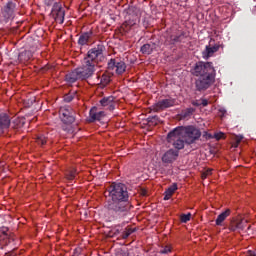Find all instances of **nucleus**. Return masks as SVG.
<instances>
[{"mask_svg": "<svg viewBox=\"0 0 256 256\" xmlns=\"http://www.w3.org/2000/svg\"><path fill=\"white\" fill-rule=\"evenodd\" d=\"M192 105H194L195 107H200L201 101L200 102L199 101H194V102H192Z\"/></svg>", "mask_w": 256, "mask_h": 256, "instance_id": "c9c22d12", "label": "nucleus"}, {"mask_svg": "<svg viewBox=\"0 0 256 256\" xmlns=\"http://www.w3.org/2000/svg\"><path fill=\"white\" fill-rule=\"evenodd\" d=\"M103 55V45H98L90 49L87 56L83 59L82 67L77 68L74 71L66 75V81L71 85L79 79H89L93 73H95V67L97 66V59Z\"/></svg>", "mask_w": 256, "mask_h": 256, "instance_id": "f03ea898", "label": "nucleus"}, {"mask_svg": "<svg viewBox=\"0 0 256 256\" xmlns=\"http://www.w3.org/2000/svg\"><path fill=\"white\" fill-rule=\"evenodd\" d=\"M246 256H256V253L253 250H248Z\"/></svg>", "mask_w": 256, "mask_h": 256, "instance_id": "72a5a7b5", "label": "nucleus"}, {"mask_svg": "<svg viewBox=\"0 0 256 256\" xmlns=\"http://www.w3.org/2000/svg\"><path fill=\"white\" fill-rule=\"evenodd\" d=\"M36 143H38V145H45V143H47V138L43 135L37 136Z\"/></svg>", "mask_w": 256, "mask_h": 256, "instance_id": "c85d7f7f", "label": "nucleus"}, {"mask_svg": "<svg viewBox=\"0 0 256 256\" xmlns=\"http://www.w3.org/2000/svg\"><path fill=\"white\" fill-rule=\"evenodd\" d=\"M108 69H116V73L118 75H122V73H125V69H127V65H125V62L121 60L111 59L108 62Z\"/></svg>", "mask_w": 256, "mask_h": 256, "instance_id": "6e6552de", "label": "nucleus"}, {"mask_svg": "<svg viewBox=\"0 0 256 256\" xmlns=\"http://www.w3.org/2000/svg\"><path fill=\"white\" fill-rule=\"evenodd\" d=\"M211 171H212L211 169H208V170H206L205 173H206L207 175H211Z\"/></svg>", "mask_w": 256, "mask_h": 256, "instance_id": "a19ab883", "label": "nucleus"}, {"mask_svg": "<svg viewBox=\"0 0 256 256\" xmlns=\"http://www.w3.org/2000/svg\"><path fill=\"white\" fill-rule=\"evenodd\" d=\"M175 129H193V127H191V126H188V127H185V126H178V127H176Z\"/></svg>", "mask_w": 256, "mask_h": 256, "instance_id": "f704fd0d", "label": "nucleus"}, {"mask_svg": "<svg viewBox=\"0 0 256 256\" xmlns=\"http://www.w3.org/2000/svg\"><path fill=\"white\" fill-rule=\"evenodd\" d=\"M20 123H25V120L23 118L18 120Z\"/></svg>", "mask_w": 256, "mask_h": 256, "instance_id": "79ce46f5", "label": "nucleus"}, {"mask_svg": "<svg viewBox=\"0 0 256 256\" xmlns=\"http://www.w3.org/2000/svg\"><path fill=\"white\" fill-rule=\"evenodd\" d=\"M193 113H195L194 108H187L181 112L180 119H189Z\"/></svg>", "mask_w": 256, "mask_h": 256, "instance_id": "4be33fe9", "label": "nucleus"}, {"mask_svg": "<svg viewBox=\"0 0 256 256\" xmlns=\"http://www.w3.org/2000/svg\"><path fill=\"white\" fill-rule=\"evenodd\" d=\"M241 141H243V135L235 136L234 142H233V144H232V147H234L235 149H237V148L239 147V143H241Z\"/></svg>", "mask_w": 256, "mask_h": 256, "instance_id": "bb28decb", "label": "nucleus"}, {"mask_svg": "<svg viewBox=\"0 0 256 256\" xmlns=\"http://www.w3.org/2000/svg\"><path fill=\"white\" fill-rule=\"evenodd\" d=\"M177 157H179V151L173 148L167 150L162 156L163 163H173L177 161Z\"/></svg>", "mask_w": 256, "mask_h": 256, "instance_id": "9d476101", "label": "nucleus"}, {"mask_svg": "<svg viewBox=\"0 0 256 256\" xmlns=\"http://www.w3.org/2000/svg\"><path fill=\"white\" fill-rule=\"evenodd\" d=\"M173 105H175V101H173L172 99H164V100L157 102L153 106V109H154V111H161L163 109L173 107Z\"/></svg>", "mask_w": 256, "mask_h": 256, "instance_id": "f8f14e48", "label": "nucleus"}, {"mask_svg": "<svg viewBox=\"0 0 256 256\" xmlns=\"http://www.w3.org/2000/svg\"><path fill=\"white\" fill-rule=\"evenodd\" d=\"M100 104L102 105V107H105L109 111H113L117 106V100L113 96H108L100 100Z\"/></svg>", "mask_w": 256, "mask_h": 256, "instance_id": "9b49d317", "label": "nucleus"}, {"mask_svg": "<svg viewBox=\"0 0 256 256\" xmlns=\"http://www.w3.org/2000/svg\"><path fill=\"white\" fill-rule=\"evenodd\" d=\"M171 251H172L171 246H164V247H162V249L160 250V253H161L162 255H167L168 253H171Z\"/></svg>", "mask_w": 256, "mask_h": 256, "instance_id": "7c9ffc66", "label": "nucleus"}, {"mask_svg": "<svg viewBox=\"0 0 256 256\" xmlns=\"http://www.w3.org/2000/svg\"><path fill=\"white\" fill-rule=\"evenodd\" d=\"M99 84L101 87H105L106 85H109L111 82V78L108 75H102L101 77H97Z\"/></svg>", "mask_w": 256, "mask_h": 256, "instance_id": "5701e85b", "label": "nucleus"}, {"mask_svg": "<svg viewBox=\"0 0 256 256\" xmlns=\"http://www.w3.org/2000/svg\"><path fill=\"white\" fill-rule=\"evenodd\" d=\"M200 105H202V107H207L209 105V101L207 99H201Z\"/></svg>", "mask_w": 256, "mask_h": 256, "instance_id": "473e14b6", "label": "nucleus"}, {"mask_svg": "<svg viewBox=\"0 0 256 256\" xmlns=\"http://www.w3.org/2000/svg\"><path fill=\"white\" fill-rule=\"evenodd\" d=\"M177 191V183L172 184L170 187H168L164 192V201H169L171 197H173V193Z\"/></svg>", "mask_w": 256, "mask_h": 256, "instance_id": "a211bd4d", "label": "nucleus"}, {"mask_svg": "<svg viewBox=\"0 0 256 256\" xmlns=\"http://www.w3.org/2000/svg\"><path fill=\"white\" fill-rule=\"evenodd\" d=\"M220 113H222V117H224L225 113H227V111L225 109H220Z\"/></svg>", "mask_w": 256, "mask_h": 256, "instance_id": "58836bf2", "label": "nucleus"}, {"mask_svg": "<svg viewBox=\"0 0 256 256\" xmlns=\"http://www.w3.org/2000/svg\"><path fill=\"white\" fill-rule=\"evenodd\" d=\"M135 231H137L135 228H126L122 233V239H128L132 233H135Z\"/></svg>", "mask_w": 256, "mask_h": 256, "instance_id": "a878e982", "label": "nucleus"}, {"mask_svg": "<svg viewBox=\"0 0 256 256\" xmlns=\"http://www.w3.org/2000/svg\"><path fill=\"white\" fill-rule=\"evenodd\" d=\"M139 23V20L137 18L130 19L125 22L126 27H134V25H137Z\"/></svg>", "mask_w": 256, "mask_h": 256, "instance_id": "cd10ccee", "label": "nucleus"}, {"mask_svg": "<svg viewBox=\"0 0 256 256\" xmlns=\"http://www.w3.org/2000/svg\"><path fill=\"white\" fill-rule=\"evenodd\" d=\"M192 73L198 77L195 82L197 91H206L215 83V67L211 62H197Z\"/></svg>", "mask_w": 256, "mask_h": 256, "instance_id": "7ed1b4c3", "label": "nucleus"}, {"mask_svg": "<svg viewBox=\"0 0 256 256\" xmlns=\"http://www.w3.org/2000/svg\"><path fill=\"white\" fill-rule=\"evenodd\" d=\"M11 125V119L5 113L0 114V129H9Z\"/></svg>", "mask_w": 256, "mask_h": 256, "instance_id": "2eb2a0df", "label": "nucleus"}, {"mask_svg": "<svg viewBox=\"0 0 256 256\" xmlns=\"http://www.w3.org/2000/svg\"><path fill=\"white\" fill-rule=\"evenodd\" d=\"M245 229V226L243 225V221H232L229 226L230 231H243Z\"/></svg>", "mask_w": 256, "mask_h": 256, "instance_id": "6ab92c4d", "label": "nucleus"}, {"mask_svg": "<svg viewBox=\"0 0 256 256\" xmlns=\"http://www.w3.org/2000/svg\"><path fill=\"white\" fill-rule=\"evenodd\" d=\"M76 175H77V170L72 168L66 172V179H68V181H73Z\"/></svg>", "mask_w": 256, "mask_h": 256, "instance_id": "393cba45", "label": "nucleus"}, {"mask_svg": "<svg viewBox=\"0 0 256 256\" xmlns=\"http://www.w3.org/2000/svg\"><path fill=\"white\" fill-rule=\"evenodd\" d=\"M0 133H3V130L0 129Z\"/></svg>", "mask_w": 256, "mask_h": 256, "instance_id": "c03bdc74", "label": "nucleus"}, {"mask_svg": "<svg viewBox=\"0 0 256 256\" xmlns=\"http://www.w3.org/2000/svg\"><path fill=\"white\" fill-rule=\"evenodd\" d=\"M108 199L105 209L112 214V219H125L133 206L129 202V191L127 185L113 182L106 190Z\"/></svg>", "mask_w": 256, "mask_h": 256, "instance_id": "f257e3e1", "label": "nucleus"}, {"mask_svg": "<svg viewBox=\"0 0 256 256\" xmlns=\"http://www.w3.org/2000/svg\"><path fill=\"white\" fill-rule=\"evenodd\" d=\"M14 13H15V3L8 2L4 7V12H3L5 19L13 18Z\"/></svg>", "mask_w": 256, "mask_h": 256, "instance_id": "ddd939ff", "label": "nucleus"}, {"mask_svg": "<svg viewBox=\"0 0 256 256\" xmlns=\"http://www.w3.org/2000/svg\"><path fill=\"white\" fill-rule=\"evenodd\" d=\"M16 124L19 125V121H16Z\"/></svg>", "mask_w": 256, "mask_h": 256, "instance_id": "37998d69", "label": "nucleus"}, {"mask_svg": "<svg viewBox=\"0 0 256 256\" xmlns=\"http://www.w3.org/2000/svg\"><path fill=\"white\" fill-rule=\"evenodd\" d=\"M229 215H231V209H226L224 212L220 213L216 219V225L221 227V225H223V221H225Z\"/></svg>", "mask_w": 256, "mask_h": 256, "instance_id": "dca6fc26", "label": "nucleus"}, {"mask_svg": "<svg viewBox=\"0 0 256 256\" xmlns=\"http://www.w3.org/2000/svg\"><path fill=\"white\" fill-rule=\"evenodd\" d=\"M180 220L182 223H187L188 221H191V213L182 214Z\"/></svg>", "mask_w": 256, "mask_h": 256, "instance_id": "c756f323", "label": "nucleus"}, {"mask_svg": "<svg viewBox=\"0 0 256 256\" xmlns=\"http://www.w3.org/2000/svg\"><path fill=\"white\" fill-rule=\"evenodd\" d=\"M207 176H208L207 172L202 173V179H207Z\"/></svg>", "mask_w": 256, "mask_h": 256, "instance_id": "ea45409f", "label": "nucleus"}, {"mask_svg": "<svg viewBox=\"0 0 256 256\" xmlns=\"http://www.w3.org/2000/svg\"><path fill=\"white\" fill-rule=\"evenodd\" d=\"M33 57V52L31 50H25L21 52L18 56L19 61H29Z\"/></svg>", "mask_w": 256, "mask_h": 256, "instance_id": "412c9836", "label": "nucleus"}, {"mask_svg": "<svg viewBox=\"0 0 256 256\" xmlns=\"http://www.w3.org/2000/svg\"><path fill=\"white\" fill-rule=\"evenodd\" d=\"M88 121L93 122V121H107V118L105 116V112L103 111H97V107L91 108L89 112V118Z\"/></svg>", "mask_w": 256, "mask_h": 256, "instance_id": "1a4fd4ad", "label": "nucleus"}, {"mask_svg": "<svg viewBox=\"0 0 256 256\" xmlns=\"http://www.w3.org/2000/svg\"><path fill=\"white\" fill-rule=\"evenodd\" d=\"M141 195H143V197H145V196L147 195V190L142 189V190H141Z\"/></svg>", "mask_w": 256, "mask_h": 256, "instance_id": "4c0bfd02", "label": "nucleus"}, {"mask_svg": "<svg viewBox=\"0 0 256 256\" xmlns=\"http://www.w3.org/2000/svg\"><path fill=\"white\" fill-rule=\"evenodd\" d=\"M45 4L49 6L53 5V0H45Z\"/></svg>", "mask_w": 256, "mask_h": 256, "instance_id": "e433bc0d", "label": "nucleus"}, {"mask_svg": "<svg viewBox=\"0 0 256 256\" xmlns=\"http://www.w3.org/2000/svg\"><path fill=\"white\" fill-rule=\"evenodd\" d=\"M13 241H15V238L9 233V228H0V249H5V247L11 245Z\"/></svg>", "mask_w": 256, "mask_h": 256, "instance_id": "0eeeda50", "label": "nucleus"}, {"mask_svg": "<svg viewBox=\"0 0 256 256\" xmlns=\"http://www.w3.org/2000/svg\"><path fill=\"white\" fill-rule=\"evenodd\" d=\"M64 101L66 103H71V101H73V94L69 93L67 95L64 96Z\"/></svg>", "mask_w": 256, "mask_h": 256, "instance_id": "2f4dec72", "label": "nucleus"}, {"mask_svg": "<svg viewBox=\"0 0 256 256\" xmlns=\"http://www.w3.org/2000/svg\"><path fill=\"white\" fill-rule=\"evenodd\" d=\"M203 137H205L206 139H216V141H221V139H225V133L218 132V133H215L214 135H212V134H208L207 132H205L203 134Z\"/></svg>", "mask_w": 256, "mask_h": 256, "instance_id": "aec40b11", "label": "nucleus"}, {"mask_svg": "<svg viewBox=\"0 0 256 256\" xmlns=\"http://www.w3.org/2000/svg\"><path fill=\"white\" fill-rule=\"evenodd\" d=\"M219 51V45L215 46H206L205 50L202 52L203 59H209V57H213L214 53Z\"/></svg>", "mask_w": 256, "mask_h": 256, "instance_id": "4468645a", "label": "nucleus"}, {"mask_svg": "<svg viewBox=\"0 0 256 256\" xmlns=\"http://www.w3.org/2000/svg\"><path fill=\"white\" fill-rule=\"evenodd\" d=\"M59 116L65 125H72L75 123V111L69 106H62L59 110Z\"/></svg>", "mask_w": 256, "mask_h": 256, "instance_id": "39448f33", "label": "nucleus"}, {"mask_svg": "<svg viewBox=\"0 0 256 256\" xmlns=\"http://www.w3.org/2000/svg\"><path fill=\"white\" fill-rule=\"evenodd\" d=\"M141 52H142L144 55H151V53H153V46H151V44H144V45L141 47Z\"/></svg>", "mask_w": 256, "mask_h": 256, "instance_id": "b1692460", "label": "nucleus"}, {"mask_svg": "<svg viewBox=\"0 0 256 256\" xmlns=\"http://www.w3.org/2000/svg\"><path fill=\"white\" fill-rule=\"evenodd\" d=\"M51 15L53 19L56 21V23H59L62 25L65 21V9H63V6H61L60 3H54L51 11Z\"/></svg>", "mask_w": 256, "mask_h": 256, "instance_id": "423d86ee", "label": "nucleus"}, {"mask_svg": "<svg viewBox=\"0 0 256 256\" xmlns=\"http://www.w3.org/2000/svg\"><path fill=\"white\" fill-rule=\"evenodd\" d=\"M91 37H93V32H91V31L81 34L78 39V44L79 45H87L89 43V39H91Z\"/></svg>", "mask_w": 256, "mask_h": 256, "instance_id": "f3484780", "label": "nucleus"}, {"mask_svg": "<svg viewBox=\"0 0 256 256\" xmlns=\"http://www.w3.org/2000/svg\"><path fill=\"white\" fill-rule=\"evenodd\" d=\"M201 137V131L199 129L186 130L183 134L181 129H173L167 135V142L174 147L175 151H181L185 149V143L187 145H193Z\"/></svg>", "mask_w": 256, "mask_h": 256, "instance_id": "20e7f679", "label": "nucleus"}]
</instances>
